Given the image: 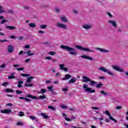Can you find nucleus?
Returning a JSON list of instances; mask_svg holds the SVG:
<instances>
[{"mask_svg": "<svg viewBox=\"0 0 128 128\" xmlns=\"http://www.w3.org/2000/svg\"><path fill=\"white\" fill-rule=\"evenodd\" d=\"M8 82H4L2 84V86H8Z\"/></svg>", "mask_w": 128, "mask_h": 128, "instance_id": "nucleus-49", "label": "nucleus"}, {"mask_svg": "<svg viewBox=\"0 0 128 128\" xmlns=\"http://www.w3.org/2000/svg\"><path fill=\"white\" fill-rule=\"evenodd\" d=\"M60 48L63 50H66L67 52H70L69 54H71V56H76L78 54V52L74 48H70L68 46L64 45H61Z\"/></svg>", "mask_w": 128, "mask_h": 128, "instance_id": "nucleus-1", "label": "nucleus"}, {"mask_svg": "<svg viewBox=\"0 0 128 128\" xmlns=\"http://www.w3.org/2000/svg\"><path fill=\"white\" fill-rule=\"evenodd\" d=\"M90 84L91 86H94V84H96V82L94 80H90Z\"/></svg>", "mask_w": 128, "mask_h": 128, "instance_id": "nucleus-26", "label": "nucleus"}, {"mask_svg": "<svg viewBox=\"0 0 128 128\" xmlns=\"http://www.w3.org/2000/svg\"><path fill=\"white\" fill-rule=\"evenodd\" d=\"M6 28H8V30H16V28L14 26H6Z\"/></svg>", "mask_w": 128, "mask_h": 128, "instance_id": "nucleus-21", "label": "nucleus"}, {"mask_svg": "<svg viewBox=\"0 0 128 128\" xmlns=\"http://www.w3.org/2000/svg\"><path fill=\"white\" fill-rule=\"evenodd\" d=\"M59 66L60 68V70H64V64H60Z\"/></svg>", "mask_w": 128, "mask_h": 128, "instance_id": "nucleus-39", "label": "nucleus"}, {"mask_svg": "<svg viewBox=\"0 0 128 128\" xmlns=\"http://www.w3.org/2000/svg\"><path fill=\"white\" fill-rule=\"evenodd\" d=\"M16 94H22V91L16 90Z\"/></svg>", "mask_w": 128, "mask_h": 128, "instance_id": "nucleus-42", "label": "nucleus"}, {"mask_svg": "<svg viewBox=\"0 0 128 128\" xmlns=\"http://www.w3.org/2000/svg\"><path fill=\"white\" fill-rule=\"evenodd\" d=\"M8 42V40L5 39V40H0V42Z\"/></svg>", "mask_w": 128, "mask_h": 128, "instance_id": "nucleus-55", "label": "nucleus"}, {"mask_svg": "<svg viewBox=\"0 0 128 128\" xmlns=\"http://www.w3.org/2000/svg\"><path fill=\"white\" fill-rule=\"evenodd\" d=\"M46 60H52V58H50V56H47L46 58Z\"/></svg>", "mask_w": 128, "mask_h": 128, "instance_id": "nucleus-57", "label": "nucleus"}, {"mask_svg": "<svg viewBox=\"0 0 128 128\" xmlns=\"http://www.w3.org/2000/svg\"><path fill=\"white\" fill-rule=\"evenodd\" d=\"M56 28H63V30H68V26L66 24H64L60 22H58L56 24Z\"/></svg>", "mask_w": 128, "mask_h": 128, "instance_id": "nucleus-5", "label": "nucleus"}, {"mask_svg": "<svg viewBox=\"0 0 128 128\" xmlns=\"http://www.w3.org/2000/svg\"><path fill=\"white\" fill-rule=\"evenodd\" d=\"M8 80H14L16 78V76H10L8 77Z\"/></svg>", "mask_w": 128, "mask_h": 128, "instance_id": "nucleus-37", "label": "nucleus"}, {"mask_svg": "<svg viewBox=\"0 0 128 128\" xmlns=\"http://www.w3.org/2000/svg\"><path fill=\"white\" fill-rule=\"evenodd\" d=\"M63 70H64V72H68V68H63Z\"/></svg>", "mask_w": 128, "mask_h": 128, "instance_id": "nucleus-61", "label": "nucleus"}, {"mask_svg": "<svg viewBox=\"0 0 128 128\" xmlns=\"http://www.w3.org/2000/svg\"><path fill=\"white\" fill-rule=\"evenodd\" d=\"M25 48H30V45H28V44H26V46H25Z\"/></svg>", "mask_w": 128, "mask_h": 128, "instance_id": "nucleus-64", "label": "nucleus"}, {"mask_svg": "<svg viewBox=\"0 0 128 128\" xmlns=\"http://www.w3.org/2000/svg\"><path fill=\"white\" fill-rule=\"evenodd\" d=\"M34 78V77L32 76H30L28 77L26 80V84H30V83L32 82V80Z\"/></svg>", "mask_w": 128, "mask_h": 128, "instance_id": "nucleus-15", "label": "nucleus"}, {"mask_svg": "<svg viewBox=\"0 0 128 128\" xmlns=\"http://www.w3.org/2000/svg\"><path fill=\"white\" fill-rule=\"evenodd\" d=\"M17 126H24V123L22 122H18Z\"/></svg>", "mask_w": 128, "mask_h": 128, "instance_id": "nucleus-48", "label": "nucleus"}, {"mask_svg": "<svg viewBox=\"0 0 128 128\" xmlns=\"http://www.w3.org/2000/svg\"><path fill=\"white\" fill-rule=\"evenodd\" d=\"M56 52H52V51H51L49 52V54H50L51 56H55L56 54Z\"/></svg>", "mask_w": 128, "mask_h": 128, "instance_id": "nucleus-41", "label": "nucleus"}, {"mask_svg": "<svg viewBox=\"0 0 128 128\" xmlns=\"http://www.w3.org/2000/svg\"><path fill=\"white\" fill-rule=\"evenodd\" d=\"M18 86L19 88H22V84H24V81L20 80V81L18 82Z\"/></svg>", "mask_w": 128, "mask_h": 128, "instance_id": "nucleus-24", "label": "nucleus"}, {"mask_svg": "<svg viewBox=\"0 0 128 128\" xmlns=\"http://www.w3.org/2000/svg\"><path fill=\"white\" fill-rule=\"evenodd\" d=\"M61 108H66V105H62Z\"/></svg>", "mask_w": 128, "mask_h": 128, "instance_id": "nucleus-63", "label": "nucleus"}, {"mask_svg": "<svg viewBox=\"0 0 128 128\" xmlns=\"http://www.w3.org/2000/svg\"><path fill=\"white\" fill-rule=\"evenodd\" d=\"M30 74H21L20 76H24V78H28L30 76Z\"/></svg>", "mask_w": 128, "mask_h": 128, "instance_id": "nucleus-27", "label": "nucleus"}, {"mask_svg": "<svg viewBox=\"0 0 128 128\" xmlns=\"http://www.w3.org/2000/svg\"><path fill=\"white\" fill-rule=\"evenodd\" d=\"M112 68L114 70H117V72H124V70L120 67L112 66Z\"/></svg>", "mask_w": 128, "mask_h": 128, "instance_id": "nucleus-8", "label": "nucleus"}, {"mask_svg": "<svg viewBox=\"0 0 128 128\" xmlns=\"http://www.w3.org/2000/svg\"><path fill=\"white\" fill-rule=\"evenodd\" d=\"M6 106H12V104L8 103L7 104H6Z\"/></svg>", "mask_w": 128, "mask_h": 128, "instance_id": "nucleus-54", "label": "nucleus"}, {"mask_svg": "<svg viewBox=\"0 0 128 128\" xmlns=\"http://www.w3.org/2000/svg\"><path fill=\"white\" fill-rule=\"evenodd\" d=\"M27 98H32L33 100H38V98L36 96H32L30 94L27 95Z\"/></svg>", "mask_w": 128, "mask_h": 128, "instance_id": "nucleus-19", "label": "nucleus"}, {"mask_svg": "<svg viewBox=\"0 0 128 128\" xmlns=\"http://www.w3.org/2000/svg\"><path fill=\"white\" fill-rule=\"evenodd\" d=\"M82 78H83V80H82L83 82H90V78H88L86 76H83Z\"/></svg>", "mask_w": 128, "mask_h": 128, "instance_id": "nucleus-14", "label": "nucleus"}, {"mask_svg": "<svg viewBox=\"0 0 128 128\" xmlns=\"http://www.w3.org/2000/svg\"><path fill=\"white\" fill-rule=\"evenodd\" d=\"M18 98L20 100H26L27 102H32V100L30 99L27 98H26L22 97V96L19 97Z\"/></svg>", "mask_w": 128, "mask_h": 128, "instance_id": "nucleus-20", "label": "nucleus"}, {"mask_svg": "<svg viewBox=\"0 0 128 128\" xmlns=\"http://www.w3.org/2000/svg\"><path fill=\"white\" fill-rule=\"evenodd\" d=\"M73 12L74 14H78V12L77 10H76V9L73 10Z\"/></svg>", "mask_w": 128, "mask_h": 128, "instance_id": "nucleus-46", "label": "nucleus"}, {"mask_svg": "<svg viewBox=\"0 0 128 128\" xmlns=\"http://www.w3.org/2000/svg\"><path fill=\"white\" fill-rule=\"evenodd\" d=\"M36 23H30L28 24V26H30V28H36Z\"/></svg>", "mask_w": 128, "mask_h": 128, "instance_id": "nucleus-23", "label": "nucleus"}, {"mask_svg": "<svg viewBox=\"0 0 128 128\" xmlns=\"http://www.w3.org/2000/svg\"><path fill=\"white\" fill-rule=\"evenodd\" d=\"M54 11L56 12H60V8H54Z\"/></svg>", "mask_w": 128, "mask_h": 128, "instance_id": "nucleus-44", "label": "nucleus"}, {"mask_svg": "<svg viewBox=\"0 0 128 128\" xmlns=\"http://www.w3.org/2000/svg\"><path fill=\"white\" fill-rule=\"evenodd\" d=\"M92 110H100V108L98 107H92Z\"/></svg>", "mask_w": 128, "mask_h": 128, "instance_id": "nucleus-62", "label": "nucleus"}, {"mask_svg": "<svg viewBox=\"0 0 128 128\" xmlns=\"http://www.w3.org/2000/svg\"><path fill=\"white\" fill-rule=\"evenodd\" d=\"M72 78V76L70 74H66L65 75V78H62V80H68V78Z\"/></svg>", "mask_w": 128, "mask_h": 128, "instance_id": "nucleus-17", "label": "nucleus"}, {"mask_svg": "<svg viewBox=\"0 0 128 128\" xmlns=\"http://www.w3.org/2000/svg\"><path fill=\"white\" fill-rule=\"evenodd\" d=\"M7 50L9 54H12L14 52V46L12 45L8 46Z\"/></svg>", "mask_w": 128, "mask_h": 128, "instance_id": "nucleus-10", "label": "nucleus"}, {"mask_svg": "<svg viewBox=\"0 0 128 128\" xmlns=\"http://www.w3.org/2000/svg\"><path fill=\"white\" fill-rule=\"evenodd\" d=\"M75 48L80 50H83L84 52H94V50H90L88 48H84L80 45H76Z\"/></svg>", "mask_w": 128, "mask_h": 128, "instance_id": "nucleus-3", "label": "nucleus"}, {"mask_svg": "<svg viewBox=\"0 0 128 128\" xmlns=\"http://www.w3.org/2000/svg\"><path fill=\"white\" fill-rule=\"evenodd\" d=\"M110 119L111 120H113V122H116H116H118V121L116 120L114 118V117L110 116Z\"/></svg>", "mask_w": 128, "mask_h": 128, "instance_id": "nucleus-33", "label": "nucleus"}, {"mask_svg": "<svg viewBox=\"0 0 128 128\" xmlns=\"http://www.w3.org/2000/svg\"><path fill=\"white\" fill-rule=\"evenodd\" d=\"M81 58H84L85 60H94V58L86 55H82L81 56Z\"/></svg>", "mask_w": 128, "mask_h": 128, "instance_id": "nucleus-12", "label": "nucleus"}, {"mask_svg": "<svg viewBox=\"0 0 128 128\" xmlns=\"http://www.w3.org/2000/svg\"><path fill=\"white\" fill-rule=\"evenodd\" d=\"M82 88H83L85 89V92H90V94H92L96 92L95 90H92V88H88V85H86V84H84Z\"/></svg>", "mask_w": 128, "mask_h": 128, "instance_id": "nucleus-4", "label": "nucleus"}, {"mask_svg": "<svg viewBox=\"0 0 128 128\" xmlns=\"http://www.w3.org/2000/svg\"><path fill=\"white\" fill-rule=\"evenodd\" d=\"M14 10H10L8 12L7 14H14Z\"/></svg>", "mask_w": 128, "mask_h": 128, "instance_id": "nucleus-47", "label": "nucleus"}, {"mask_svg": "<svg viewBox=\"0 0 128 128\" xmlns=\"http://www.w3.org/2000/svg\"><path fill=\"white\" fill-rule=\"evenodd\" d=\"M16 70H18V72H20V70H24V68H22V67L18 68H16Z\"/></svg>", "mask_w": 128, "mask_h": 128, "instance_id": "nucleus-40", "label": "nucleus"}, {"mask_svg": "<svg viewBox=\"0 0 128 128\" xmlns=\"http://www.w3.org/2000/svg\"><path fill=\"white\" fill-rule=\"evenodd\" d=\"M76 78L73 77L70 79V80L68 82V84H74V82H76Z\"/></svg>", "mask_w": 128, "mask_h": 128, "instance_id": "nucleus-18", "label": "nucleus"}, {"mask_svg": "<svg viewBox=\"0 0 128 128\" xmlns=\"http://www.w3.org/2000/svg\"><path fill=\"white\" fill-rule=\"evenodd\" d=\"M50 6L48 4V5H44L43 8H50Z\"/></svg>", "mask_w": 128, "mask_h": 128, "instance_id": "nucleus-53", "label": "nucleus"}, {"mask_svg": "<svg viewBox=\"0 0 128 128\" xmlns=\"http://www.w3.org/2000/svg\"><path fill=\"white\" fill-rule=\"evenodd\" d=\"M108 22L112 26H114V28H118V24H116V20H108Z\"/></svg>", "mask_w": 128, "mask_h": 128, "instance_id": "nucleus-7", "label": "nucleus"}, {"mask_svg": "<svg viewBox=\"0 0 128 128\" xmlns=\"http://www.w3.org/2000/svg\"><path fill=\"white\" fill-rule=\"evenodd\" d=\"M18 116H24V112H18Z\"/></svg>", "mask_w": 128, "mask_h": 128, "instance_id": "nucleus-36", "label": "nucleus"}, {"mask_svg": "<svg viewBox=\"0 0 128 128\" xmlns=\"http://www.w3.org/2000/svg\"><path fill=\"white\" fill-rule=\"evenodd\" d=\"M47 27H48V25H46V24L41 25L40 26L41 30H44V28H46Z\"/></svg>", "mask_w": 128, "mask_h": 128, "instance_id": "nucleus-31", "label": "nucleus"}, {"mask_svg": "<svg viewBox=\"0 0 128 128\" xmlns=\"http://www.w3.org/2000/svg\"><path fill=\"white\" fill-rule=\"evenodd\" d=\"M22 38H24V37L22 36H20L18 38V39L19 40H22Z\"/></svg>", "mask_w": 128, "mask_h": 128, "instance_id": "nucleus-59", "label": "nucleus"}, {"mask_svg": "<svg viewBox=\"0 0 128 128\" xmlns=\"http://www.w3.org/2000/svg\"><path fill=\"white\" fill-rule=\"evenodd\" d=\"M121 108H122V106H118L116 107V110H120Z\"/></svg>", "mask_w": 128, "mask_h": 128, "instance_id": "nucleus-58", "label": "nucleus"}, {"mask_svg": "<svg viewBox=\"0 0 128 128\" xmlns=\"http://www.w3.org/2000/svg\"><path fill=\"white\" fill-rule=\"evenodd\" d=\"M38 100H44L46 98V97L44 96H40L39 98H38Z\"/></svg>", "mask_w": 128, "mask_h": 128, "instance_id": "nucleus-32", "label": "nucleus"}, {"mask_svg": "<svg viewBox=\"0 0 128 128\" xmlns=\"http://www.w3.org/2000/svg\"><path fill=\"white\" fill-rule=\"evenodd\" d=\"M48 90L52 92V86H48Z\"/></svg>", "mask_w": 128, "mask_h": 128, "instance_id": "nucleus-50", "label": "nucleus"}, {"mask_svg": "<svg viewBox=\"0 0 128 128\" xmlns=\"http://www.w3.org/2000/svg\"><path fill=\"white\" fill-rule=\"evenodd\" d=\"M101 86H102V82H99L98 84L96 86V88H100Z\"/></svg>", "mask_w": 128, "mask_h": 128, "instance_id": "nucleus-30", "label": "nucleus"}, {"mask_svg": "<svg viewBox=\"0 0 128 128\" xmlns=\"http://www.w3.org/2000/svg\"><path fill=\"white\" fill-rule=\"evenodd\" d=\"M6 92H14V90L10 89V88H6Z\"/></svg>", "mask_w": 128, "mask_h": 128, "instance_id": "nucleus-25", "label": "nucleus"}, {"mask_svg": "<svg viewBox=\"0 0 128 128\" xmlns=\"http://www.w3.org/2000/svg\"><path fill=\"white\" fill-rule=\"evenodd\" d=\"M24 10H30V7L28 6H24Z\"/></svg>", "mask_w": 128, "mask_h": 128, "instance_id": "nucleus-52", "label": "nucleus"}, {"mask_svg": "<svg viewBox=\"0 0 128 128\" xmlns=\"http://www.w3.org/2000/svg\"><path fill=\"white\" fill-rule=\"evenodd\" d=\"M42 116H43V118H44L46 120V118H48V115H46V114L44 113H41L40 114Z\"/></svg>", "mask_w": 128, "mask_h": 128, "instance_id": "nucleus-28", "label": "nucleus"}, {"mask_svg": "<svg viewBox=\"0 0 128 128\" xmlns=\"http://www.w3.org/2000/svg\"><path fill=\"white\" fill-rule=\"evenodd\" d=\"M40 90H41V94H44V92H46V89H42Z\"/></svg>", "mask_w": 128, "mask_h": 128, "instance_id": "nucleus-45", "label": "nucleus"}, {"mask_svg": "<svg viewBox=\"0 0 128 128\" xmlns=\"http://www.w3.org/2000/svg\"><path fill=\"white\" fill-rule=\"evenodd\" d=\"M25 86H30V87H32L34 86V84H24Z\"/></svg>", "mask_w": 128, "mask_h": 128, "instance_id": "nucleus-38", "label": "nucleus"}, {"mask_svg": "<svg viewBox=\"0 0 128 128\" xmlns=\"http://www.w3.org/2000/svg\"><path fill=\"white\" fill-rule=\"evenodd\" d=\"M100 92L102 94H104V96H108V92H106L104 90H101Z\"/></svg>", "mask_w": 128, "mask_h": 128, "instance_id": "nucleus-29", "label": "nucleus"}, {"mask_svg": "<svg viewBox=\"0 0 128 128\" xmlns=\"http://www.w3.org/2000/svg\"><path fill=\"white\" fill-rule=\"evenodd\" d=\"M60 20H62V22H68V18H66V16L60 17Z\"/></svg>", "mask_w": 128, "mask_h": 128, "instance_id": "nucleus-16", "label": "nucleus"}, {"mask_svg": "<svg viewBox=\"0 0 128 128\" xmlns=\"http://www.w3.org/2000/svg\"><path fill=\"white\" fill-rule=\"evenodd\" d=\"M98 116H101L100 118H98L96 116L94 117V120H104V116L100 114H99L98 115Z\"/></svg>", "mask_w": 128, "mask_h": 128, "instance_id": "nucleus-13", "label": "nucleus"}, {"mask_svg": "<svg viewBox=\"0 0 128 128\" xmlns=\"http://www.w3.org/2000/svg\"><path fill=\"white\" fill-rule=\"evenodd\" d=\"M96 50H99V52H110V51L109 50H108L106 49L102 48H96Z\"/></svg>", "mask_w": 128, "mask_h": 128, "instance_id": "nucleus-9", "label": "nucleus"}, {"mask_svg": "<svg viewBox=\"0 0 128 128\" xmlns=\"http://www.w3.org/2000/svg\"><path fill=\"white\" fill-rule=\"evenodd\" d=\"M29 118H30L31 120H36V117L34 116H30Z\"/></svg>", "mask_w": 128, "mask_h": 128, "instance_id": "nucleus-51", "label": "nucleus"}, {"mask_svg": "<svg viewBox=\"0 0 128 128\" xmlns=\"http://www.w3.org/2000/svg\"><path fill=\"white\" fill-rule=\"evenodd\" d=\"M48 108H49V110H56V108H54V107L50 106H48Z\"/></svg>", "mask_w": 128, "mask_h": 128, "instance_id": "nucleus-35", "label": "nucleus"}, {"mask_svg": "<svg viewBox=\"0 0 128 128\" xmlns=\"http://www.w3.org/2000/svg\"><path fill=\"white\" fill-rule=\"evenodd\" d=\"M99 70L101 72H106L109 76H114V73L110 70H107L106 68L104 67H100L98 68Z\"/></svg>", "mask_w": 128, "mask_h": 128, "instance_id": "nucleus-2", "label": "nucleus"}, {"mask_svg": "<svg viewBox=\"0 0 128 128\" xmlns=\"http://www.w3.org/2000/svg\"><path fill=\"white\" fill-rule=\"evenodd\" d=\"M8 22V20H3L1 21L0 24H6V22Z\"/></svg>", "mask_w": 128, "mask_h": 128, "instance_id": "nucleus-34", "label": "nucleus"}, {"mask_svg": "<svg viewBox=\"0 0 128 128\" xmlns=\"http://www.w3.org/2000/svg\"><path fill=\"white\" fill-rule=\"evenodd\" d=\"M0 112L1 114H8L10 112H12V110L8 108L4 110H0Z\"/></svg>", "mask_w": 128, "mask_h": 128, "instance_id": "nucleus-11", "label": "nucleus"}, {"mask_svg": "<svg viewBox=\"0 0 128 128\" xmlns=\"http://www.w3.org/2000/svg\"><path fill=\"white\" fill-rule=\"evenodd\" d=\"M106 14H108L110 18H112V15L110 14V12H107Z\"/></svg>", "mask_w": 128, "mask_h": 128, "instance_id": "nucleus-43", "label": "nucleus"}, {"mask_svg": "<svg viewBox=\"0 0 128 128\" xmlns=\"http://www.w3.org/2000/svg\"><path fill=\"white\" fill-rule=\"evenodd\" d=\"M1 68H6V64H2L0 66Z\"/></svg>", "mask_w": 128, "mask_h": 128, "instance_id": "nucleus-56", "label": "nucleus"}, {"mask_svg": "<svg viewBox=\"0 0 128 128\" xmlns=\"http://www.w3.org/2000/svg\"><path fill=\"white\" fill-rule=\"evenodd\" d=\"M14 68H18V66H20V64H14L13 65Z\"/></svg>", "mask_w": 128, "mask_h": 128, "instance_id": "nucleus-60", "label": "nucleus"}, {"mask_svg": "<svg viewBox=\"0 0 128 128\" xmlns=\"http://www.w3.org/2000/svg\"><path fill=\"white\" fill-rule=\"evenodd\" d=\"M32 52V50H29L26 52V54H27V56H34V53H30Z\"/></svg>", "mask_w": 128, "mask_h": 128, "instance_id": "nucleus-22", "label": "nucleus"}, {"mask_svg": "<svg viewBox=\"0 0 128 128\" xmlns=\"http://www.w3.org/2000/svg\"><path fill=\"white\" fill-rule=\"evenodd\" d=\"M82 28L86 30H88L92 28V24H85L82 26Z\"/></svg>", "mask_w": 128, "mask_h": 128, "instance_id": "nucleus-6", "label": "nucleus"}]
</instances>
